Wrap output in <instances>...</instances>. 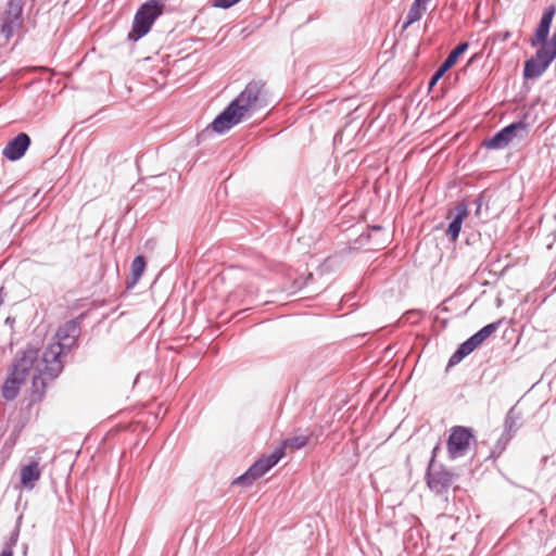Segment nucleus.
I'll return each instance as SVG.
<instances>
[{"label":"nucleus","instance_id":"24","mask_svg":"<svg viewBox=\"0 0 556 556\" xmlns=\"http://www.w3.org/2000/svg\"><path fill=\"white\" fill-rule=\"evenodd\" d=\"M241 0H214L213 7L219 9H230L235 4L239 3Z\"/></svg>","mask_w":556,"mask_h":556},{"label":"nucleus","instance_id":"20","mask_svg":"<svg viewBox=\"0 0 556 556\" xmlns=\"http://www.w3.org/2000/svg\"><path fill=\"white\" fill-rule=\"evenodd\" d=\"M426 8L414 1L407 12L406 21L404 22L402 29H407L412 24L418 22L422 14L426 12Z\"/></svg>","mask_w":556,"mask_h":556},{"label":"nucleus","instance_id":"10","mask_svg":"<svg viewBox=\"0 0 556 556\" xmlns=\"http://www.w3.org/2000/svg\"><path fill=\"white\" fill-rule=\"evenodd\" d=\"M30 143V137L26 132H20L8 141L2 150V154L9 161H17L24 156Z\"/></svg>","mask_w":556,"mask_h":556},{"label":"nucleus","instance_id":"17","mask_svg":"<svg viewBox=\"0 0 556 556\" xmlns=\"http://www.w3.org/2000/svg\"><path fill=\"white\" fill-rule=\"evenodd\" d=\"M479 344L475 341L472 337H469L466 341L460 343L457 350L451 355L447 367H453L460 363L466 356L472 353Z\"/></svg>","mask_w":556,"mask_h":556},{"label":"nucleus","instance_id":"23","mask_svg":"<svg viewBox=\"0 0 556 556\" xmlns=\"http://www.w3.org/2000/svg\"><path fill=\"white\" fill-rule=\"evenodd\" d=\"M513 434L503 432L500 439L497 440L494 448L491 451V457H498L502 452L506 448L507 443L510 441Z\"/></svg>","mask_w":556,"mask_h":556},{"label":"nucleus","instance_id":"11","mask_svg":"<svg viewBox=\"0 0 556 556\" xmlns=\"http://www.w3.org/2000/svg\"><path fill=\"white\" fill-rule=\"evenodd\" d=\"M556 9L554 5L547 7L541 16L539 25L534 31V36L530 40L532 47L547 43V38L551 29Z\"/></svg>","mask_w":556,"mask_h":556},{"label":"nucleus","instance_id":"4","mask_svg":"<svg viewBox=\"0 0 556 556\" xmlns=\"http://www.w3.org/2000/svg\"><path fill=\"white\" fill-rule=\"evenodd\" d=\"M165 4L161 0H148L137 10L131 30L128 33L129 41H138L151 29L154 22L163 14Z\"/></svg>","mask_w":556,"mask_h":556},{"label":"nucleus","instance_id":"9","mask_svg":"<svg viewBox=\"0 0 556 556\" xmlns=\"http://www.w3.org/2000/svg\"><path fill=\"white\" fill-rule=\"evenodd\" d=\"M473 433L470 428L455 426L451 430V434L447 440V453L451 459H456L466 454Z\"/></svg>","mask_w":556,"mask_h":556},{"label":"nucleus","instance_id":"25","mask_svg":"<svg viewBox=\"0 0 556 556\" xmlns=\"http://www.w3.org/2000/svg\"><path fill=\"white\" fill-rule=\"evenodd\" d=\"M515 420L511 416V410H509V413L507 414L506 418H505V429H504V432L505 433H511L514 432V427H515Z\"/></svg>","mask_w":556,"mask_h":556},{"label":"nucleus","instance_id":"28","mask_svg":"<svg viewBox=\"0 0 556 556\" xmlns=\"http://www.w3.org/2000/svg\"><path fill=\"white\" fill-rule=\"evenodd\" d=\"M548 237H551V242L548 243L547 248L551 249L552 244L556 241V230L552 231Z\"/></svg>","mask_w":556,"mask_h":556},{"label":"nucleus","instance_id":"16","mask_svg":"<svg viewBox=\"0 0 556 556\" xmlns=\"http://www.w3.org/2000/svg\"><path fill=\"white\" fill-rule=\"evenodd\" d=\"M541 46L542 47L536 50L532 58L540 62L542 66L548 68L551 63L556 59V31L547 43Z\"/></svg>","mask_w":556,"mask_h":556},{"label":"nucleus","instance_id":"22","mask_svg":"<svg viewBox=\"0 0 556 556\" xmlns=\"http://www.w3.org/2000/svg\"><path fill=\"white\" fill-rule=\"evenodd\" d=\"M498 326L500 321L488 324L471 337L480 346L491 334L497 330Z\"/></svg>","mask_w":556,"mask_h":556},{"label":"nucleus","instance_id":"7","mask_svg":"<svg viewBox=\"0 0 556 556\" xmlns=\"http://www.w3.org/2000/svg\"><path fill=\"white\" fill-rule=\"evenodd\" d=\"M529 125L523 121L514 122L501 130L493 137L484 141L488 149L501 150L506 148L515 138L523 139L528 135Z\"/></svg>","mask_w":556,"mask_h":556},{"label":"nucleus","instance_id":"29","mask_svg":"<svg viewBox=\"0 0 556 556\" xmlns=\"http://www.w3.org/2000/svg\"><path fill=\"white\" fill-rule=\"evenodd\" d=\"M372 229L379 231V230L382 229V227L381 226H374Z\"/></svg>","mask_w":556,"mask_h":556},{"label":"nucleus","instance_id":"26","mask_svg":"<svg viewBox=\"0 0 556 556\" xmlns=\"http://www.w3.org/2000/svg\"><path fill=\"white\" fill-rule=\"evenodd\" d=\"M16 542V539L12 538L11 542L5 543L2 551L0 552V556H13V546Z\"/></svg>","mask_w":556,"mask_h":556},{"label":"nucleus","instance_id":"18","mask_svg":"<svg viewBox=\"0 0 556 556\" xmlns=\"http://www.w3.org/2000/svg\"><path fill=\"white\" fill-rule=\"evenodd\" d=\"M146 266H147V263H146L144 256L138 255L134 258V261L131 262V265H130L131 277L127 280V289L128 290L132 289L137 285V282L139 281L142 274L146 270Z\"/></svg>","mask_w":556,"mask_h":556},{"label":"nucleus","instance_id":"5","mask_svg":"<svg viewBox=\"0 0 556 556\" xmlns=\"http://www.w3.org/2000/svg\"><path fill=\"white\" fill-rule=\"evenodd\" d=\"M283 456V447H275L269 455L262 456L255 460L244 473L233 480L232 484L240 486L252 485L258 478L268 472Z\"/></svg>","mask_w":556,"mask_h":556},{"label":"nucleus","instance_id":"12","mask_svg":"<svg viewBox=\"0 0 556 556\" xmlns=\"http://www.w3.org/2000/svg\"><path fill=\"white\" fill-rule=\"evenodd\" d=\"M469 47L467 41L460 42L456 48H454L447 58L441 63V65L437 68L429 80V89H432L437 83L443 77V75L454 66L457 62L458 58L464 54Z\"/></svg>","mask_w":556,"mask_h":556},{"label":"nucleus","instance_id":"6","mask_svg":"<svg viewBox=\"0 0 556 556\" xmlns=\"http://www.w3.org/2000/svg\"><path fill=\"white\" fill-rule=\"evenodd\" d=\"M439 446L432 451V457L427 468L426 480L428 488L438 495L447 493L454 481V473L442 465L434 463L435 453Z\"/></svg>","mask_w":556,"mask_h":556},{"label":"nucleus","instance_id":"2","mask_svg":"<svg viewBox=\"0 0 556 556\" xmlns=\"http://www.w3.org/2000/svg\"><path fill=\"white\" fill-rule=\"evenodd\" d=\"M47 363L43 362V352L34 345H28L20 351L10 369L27 379L33 371L30 403L40 402L46 393L47 386L59 376H53L46 369Z\"/></svg>","mask_w":556,"mask_h":556},{"label":"nucleus","instance_id":"13","mask_svg":"<svg viewBox=\"0 0 556 556\" xmlns=\"http://www.w3.org/2000/svg\"><path fill=\"white\" fill-rule=\"evenodd\" d=\"M21 484L25 490H33L41 477V468L37 460H31L20 469Z\"/></svg>","mask_w":556,"mask_h":556},{"label":"nucleus","instance_id":"3","mask_svg":"<svg viewBox=\"0 0 556 556\" xmlns=\"http://www.w3.org/2000/svg\"><path fill=\"white\" fill-rule=\"evenodd\" d=\"M80 334V323L78 319H72L61 326L56 333V341L48 344L43 351V362L47 363L46 369L53 376H60L63 370L62 356L66 355L75 345Z\"/></svg>","mask_w":556,"mask_h":556},{"label":"nucleus","instance_id":"14","mask_svg":"<svg viewBox=\"0 0 556 556\" xmlns=\"http://www.w3.org/2000/svg\"><path fill=\"white\" fill-rule=\"evenodd\" d=\"M25 378H22L18 374L9 369V376L5 379L1 394L7 401H13L17 397L21 387L25 383Z\"/></svg>","mask_w":556,"mask_h":556},{"label":"nucleus","instance_id":"8","mask_svg":"<svg viewBox=\"0 0 556 556\" xmlns=\"http://www.w3.org/2000/svg\"><path fill=\"white\" fill-rule=\"evenodd\" d=\"M23 8L24 0H8L1 23V34L7 39L23 26Z\"/></svg>","mask_w":556,"mask_h":556},{"label":"nucleus","instance_id":"30","mask_svg":"<svg viewBox=\"0 0 556 556\" xmlns=\"http://www.w3.org/2000/svg\"><path fill=\"white\" fill-rule=\"evenodd\" d=\"M555 218H556V215H555Z\"/></svg>","mask_w":556,"mask_h":556},{"label":"nucleus","instance_id":"27","mask_svg":"<svg viewBox=\"0 0 556 556\" xmlns=\"http://www.w3.org/2000/svg\"><path fill=\"white\" fill-rule=\"evenodd\" d=\"M475 204L477 206V210H476V215H479L480 214V210H481V206L483 204V195L480 194L476 200H475Z\"/></svg>","mask_w":556,"mask_h":556},{"label":"nucleus","instance_id":"1","mask_svg":"<svg viewBox=\"0 0 556 556\" xmlns=\"http://www.w3.org/2000/svg\"><path fill=\"white\" fill-rule=\"evenodd\" d=\"M268 105V91L262 80H252L212 122L216 134H224L253 113Z\"/></svg>","mask_w":556,"mask_h":556},{"label":"nucleus","instance_id":"15","mask_svg":"<svg viewBox=\"0 0 556 556\" xmlns=\"http://www.w3.org/2000/svg\"><path fill=\"white\" fill-rule=\"evenodd\" d=\"M454 212L455 213L453 215V218H452L451 223L448 224V227L446 230V235L453 241H455L458 238L459 232L462 230L463 222L468 214L467 204L464 202L457 203L456 206L454 207Z\"/></svg>","mask_w":556,"mask_h":556},{"label":"nucleus","instance_id":"19","mask_svg":"<svg viewBox=\"0 0 556 556\" xmlns=\"http://www.w3.org/2000/svg\"><path fill=\"white\" fill-rule=\"evenodd\" d=\"M546 70V67L542 66L540 62H538L535 59L531 56L529 60L525 62L523 77L526 79H536L540 76H542Z\"/></svg>","mask_w":556,"mask_h":556},{"label":"nucleus","instance_id":"21","mask_svg":"<svg viewBox=\"0 0 556 556\" xmlns=\"http://www.w3.org/2000/svg\"><path fill=\"white\" fill-rule=\"evenodd\" d=\"M308 441H309L308 435H304V434L294 435V437L285 439L281 442V444L278 445L277 447H283V451L286 448L300 450V448L306 446Z\"/></svg>","mask_w":556,"mask_h":556}]
</instances>
